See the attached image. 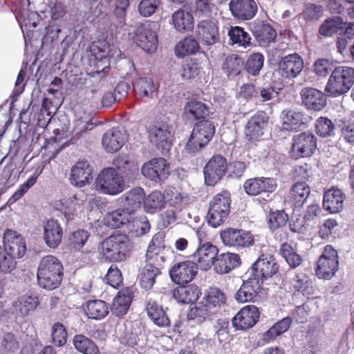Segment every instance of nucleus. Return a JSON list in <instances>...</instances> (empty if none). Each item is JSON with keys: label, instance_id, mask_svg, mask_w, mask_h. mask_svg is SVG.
Masks as SVG:
<instances>
[{"label": "nucleus", "instance_id": "nucleus-1", "mask_svg": "<svg viewBox=\"0 0 354 354\" xmlns=\"http://www.w3.org/2000/svg\"><path fill=\"white\" fill-rule=\"evenodd\" d=\"M12 11L15 14L24 34L25 42L31 40L37 31L34 29L37 26L41 16L37 11H31L30 0H8Z\"/></svg>", "mask_w": 354, "mask_h": 354}, {"label": "nucleus", "instance_id": "nucleus-2", "mask_svg": "<svg viewBox=\"0 0 354 354\" xmlns=\"http://www.w3.org/2000/svg\"><path fill=\"white\" fill-rule=\"evenodd\" d=\"M63 270V266L57 257L53 255L43 257L37 273L39 287L49 290L57 288L62 282Z\"/></svg>", "mask_w": 354, "mask_h": 354}, {"label": "nucleus", "instance_id": "nucleus-3", "mask_svg": "<svg viewBox=\"0 0 354 354\" xmlns=\"http://www.w3.org/2000/svg\"><path fill=\"white\" fill-rule=\"evenodd\" d=\"M354 84V68L339 66L332 71L325 87L328 95L336 97L346 93Z\"/></svg>", "mask_w": 354, "mask_h": 354}, {"label": "nucleus", "instance_id": "nucleus-4", "mask_svg": "<svg viewBox=\"0 0 354 354\" xmlns=\"http://www.w3.org/2000/svg\"><path fill=\"white\" fill-rule=\"evenodd\" d=\"M103 255L113 262L125 260L131 250V244L128 236L122 233H115L105 239L101 244Z\"/></svg>", "mask_w": 354, "mask_h": 354}, {"label": "nucleus", "instance_id": "nucleus-5", "mask_svg": "<svg viewBox=\"0 0 354 354\" xmlns=\"http://www.w3.org/2000/svg\"><path fill=\"white\" fill-rule=\"evenodd\" d=\"M214 133L215 127L212 122L203 120L196 123L185 145V153L195 154L209 142Z\"/></svg>", "mask_w": 354, "mask_h": 354}, {"label": "nucleus", "instance_id": "nucleus-6", "mask_svg": "<svg viewBox=\"0 0 354 354\" xmlns=\"http://www.w3.org/2000/svg\"><path fill=\"white\" fill-rule=\"evenodd\" d=\"M96 189L101 193L115 196L122 193L125 187L124 176L114 167L102 169L95 181Z\"/></svg>", "mask_w": 354, "mask_h": 354}, {"label": "nucleus", "instance_id": "nucleus-7", "mask_svg": "<svg viewBox=\"0 0 354 354\" xmlns=\"http://www.w3.org/2000/svg\"><path fill=\"white\" fill-rule=\"evenodd\" d=\"M90 50L91 55L97 61L95 64L97 71L94 72L93 77L102 79L109 71L110 59L117 53V49L106 41H98L91 44Z\"/></svg>", "mask_w": 354, "mask_h": 354}, {"label": "nucleus", "instance_id": "nucleus-8", "mask_svg": "<svg viewBox=\"0 0 354 354\" xmlns=\"http://www.w3.org/2000/svg\"><path fill=\"white\" fill-rule=\"evenodd\" d=\"M230 194L227 192L218 194L209 205L207 214L208 223L213 227L221 225L227 218L230 211Z\"/></svg>", "mask_w": 354, "mask_h": 354}, {"label": "nucleus", "instance_id": "nucleus-9", "mask_svg": "<svg viewBox=\"0 0 354 354\" xmlns=\"http://www.w3.org/2000/svg\"><path fill=\"white\" fill-rule=\"evenodd\" d=\"M51 19L48 24L39 33L42 35V46L51 44L61 32L62 18L66 12V8L62 2L56 1L50 5Z\"/></svg>", "mask_w": 354, "mask_h": 354}, {"label": "nucleus", "instance_id": "nucleus-10", "mask_svg": "<svg viewBox=\"0 0 354 354\" xmlns=\"http://www.w3.org/2000/svg\"><path fill=\"white\" fill-rule=\"evenodd\" d=\"M278 270L279 266L272 256L261 254L245 273L261 286Z\"/></svg>", "mask_w": 354, "mask_h": 354}, {"label": "nucleus", "instance_id": "nucleus-11", "mask_svg": "<svg viewBox=\"0 0 354 354\" xmlns=\"http://www.w3.org/2000/svg\"><path fill=\"white\" fill-rule=\"evenodd\" d=\"M223 243L227 247L241 250L250 248L254 243V239L250 231L228 227L220 232Z\"/></svg>", "mask_w": 354, "mask_h": 354}, {"label": "nucleus", "instance_id": "nucleus-12", "mask_svg": "<svg viewBox=\"0 0 354 354\" xmlns=\"http://www.w3.org/2000/svg\"><path fill=\"white\" fill-rule=\"evenodd\" d=\"M338 266L337 252L331 245H328L317 261L316 275L319 279H330L338 270Z\"/></svg>", "mask_w": 354, "mask_h": 354}, {"label": "nucleus", "instance_id": "nucleus-13", "mask_svg": "<svg viewBox=\"0 0 354 354\" xmlns=\"http://www.w3.org/2000/svg\"><path fill=\"white\" fill-rule=\"evenodd\" d=\"M317 149V138L311 132L295 135L292 139L291 156L295 159L311 156Z\"/></svg>", "mask_w": 354, "mask_h": 354}, {"label": "nucleus", "instance_id": "nucleus-14", "mask_svg": "<svg viewBox=\"0 0 354 354\" xmlns=\"http://www.w3.org/2000/svg\"><path fill=\"white\" fill-rule=\"evenodd\" d=\"M227 167V160L223 156H213L203 169L205 184L208 186L215 185L225 176Z\"/></svg>", "mask_w": 354, "mask_h": 354}, {"label": "nucleus", "instance_id": "nucleus-15", "mask_svg": "<svg viewBox=\"0 0 354 354\" xmlns=\"http://www.w3.org/2000/svg\"><path fill=\"white\" fill-rule=\"evenodd\" d=\"M169 165L161 157L153 158L145 162L141 169L142 174L147 178L158 183L164 180L169 174Z\"/></svg>", "mask_w": 354, "mask_h": 354}, {"label": "nucleus", "instance_id": "nucleus-16", "mask_svg": "<svg viewBox=\"0 0 354 354\" xmlns=\"http://www.w3.org/2000/svg\"><path fill=\"white\" fill-rule=\"evenodd\" d=\"M2 249L17 259H20L24 256L26 252L25 239L17 232L7 229L3 233Z\"/></svg>", "mask_w": 354, "mask_h": 354}, {"label": "nucleus", "instance_id": "nucleus-17", "mask_svg": "<svg viewBox=\"0 0 354 354\" xmlns=\"http://www.w3.org/2000/svg\"><path fill=\"white\" fill-rule=\"evenodd\" d=\"M198 265L192 261H186L174 264L169 274L171 280L177 284H185L193 280L198 272Z\"/></svg>", "mask_w": 354, "mask_h": 354}, {"label": "nucleus", "instance_id": "nucleus-18", "mask_svg": "<svg viewBox=\"0 0 354 354\" xmlns=\"http://www.w3.org/2000/svg\"><path fill=\"white\" fill-rule=\"evenodd\" d=\"M149 138L151 143L162 151H169L172 143V135L169 125L157 122L149 129Z\"/></svg>", "mask_w": 354, "mask_h": 354}, {"label": "nucleus", "instance_id": "nucleus-19", "mask_svg": "<svg viewBox=\"0 0 354 354\" xmlns=\"http://www.w3.org/2000/svg\"><path fill=\"white\" fill-rule=\"evenodd\" d=\"M196 36L205 46H212L219 41L218 23L216 21L205 19L199 21L196 28Z\"/></svg>", "mask_w": 354, "mask_h": 354}, {"label": "nucleus", "instance_id": "nucleus-20", "mask_svg": "<svg viewBox=\"0 0 354 354\" xmlns=\"http://www.w3.org/2000/svg\"><path fill=\"white\" fill-rule=\"evenodd\" d=\"M304 68V60L298 53L288 55L279 62V73L285 78L297 77Z\"/></svg>", "mask_w": 354, "mask_h": 354}, {"label": "nucleus", "instance_id": "nucleus-21", "mask_svg": "<svg viewBox=\"0 0 354 354\" xmlns=\"http://www.w3.org/2000/svg\"><path fill=\"white\" fill-rule=\"evenodd\" d=\"M259 319V311L254 305H248L240 310L232 320L237 330H246L252 327Z\"/></svg>", "mask_w": 354, "mask_h": 354}, {"label": "nucleus", "instance_id": "nucleus-22", "mask_svg": "<svg viewBox=\"0 0 354 354\" xmlns=\"http://www.w3.org/2000/svg\"><path fill=\"white\" fill-rule=\"evenodd\" d=\"M147 252H149V250ZM158 257L159 256L157 254L149 257V253H147V262L140 270L138 275L139 283L141 287L146 290H151L153 288L156 279L161 273L160 268L152 263L157 260Z\"/></svg>", "mask_w": 354, "mask_h": 354}, {"label": "nucleus", "instance_id": "nucleus-23", "mask_svg": "<svg viewBox=\"0 0 354 354\" xmlns=\"http://www.w3.org/2000/svg\"><path fill=\"white\" fill-rule=\"evenodd\" d=\"M134 40L138 46L148 53H153L157 49L158 36L150 25H144L138 28Z\"/></svg>", "mask_w": 354, "mask_h": 354}, {"label": "nucleus", "instance_id": "nucleus-24", "mask_svg": "<svg viewBox=\"0 0 354 354\" xmlns=\"http://www.w3.org/2000/svg\"><path fill=\"white\" fill-rule=\"evenodd\" d=\"M281 129L288 131H298L304 128L308 118L304 113L296 109H286L280 115Z\"/></svg>", "mask_w": 354, "mask_h": 354}, {"label": "nucleus", "instance_id": "nucleus-25", "mask_svg": "<svg viewBox=\"0 0 354 354\" xmlns=\"http://www.w3.org/2000/svg\"><path fill=\"white\" fill-rule=\"evenodd\" d=\"M229 8L232 15L241 20L251 19L257 12L254 0H230Z\"/></svg>", "mask_w": 354, "mask_h": 354}, {"label": "nucleus", "instance_id": "nucleus-26", "mask_svg": "<svg viewBox=\"0 0 354 354\" xmlns=\"http://www.w3.org/2000/svg\"><path fill=\"white\" fill-rule=\"evenodd\" d=\"M218 250L216 246L210 242H206L200 245L194 254L201 270H207L214 264Z\"/></svg>", "mask_w": 354, "mask_h": 354}, {"label": "nucleus", "instance_id": "nucleus-27", "mask_svg": "<svg viewBox=\"0 0 354 354\" xmlns=\"http://www.w3.org/2000/svg\"><path fill=\"white\" fill-rule=\"evenodd\" d=\"M268 123V117L264 111L257 112L248 120L245 127V135L249 140L261 137Z\"/></svg>", "mask_w": 354, "mask_h": 354}, {"label": "nucleus", "instance_id": "nucleus-28", "mask_svg": "<svg viewBox=\"0 0 354 354\" xmlns=\"http://www.w3.org/2000/svg\"><path fill=\"white\" fill-rule=\"evenodd\" d=\"M302 103L307 109L320 111L326 105V97L320 91L311 88H304L301 91Z\"/></svg>", "mask_w": 354, "mask_h": 354}, {"label": "nucleus", "instance_id": "nucleus-29", "mask_svg": "<svg viewBox=\"0 0 354 354\" xmlns=\"http://www.w3.org/2000/svg\"><path fill=\"white\" fill-rule=\"evenodd\" d=\"M210 108L208 104L196 100L188 101L184 106L183 116L189 121L204 119L209 116Z\"/></svg>", "mask_w": 354, "mask_h": 354}, {"label": "nucleus", "instance_id": "nucleus-30", "mask_svg": "<svg viewBox=\"0 0 354 354\" xmlns=\"http://www.w3.org/2000/svg\"><path fill=\"white\" fill-rule=\"evenodd\" d=\"M345 194L339 188L332 187L324 195L323 207L331 214L340 212L344 205Z\"/></svg>", "mask_w": 354, "mask_h": 354}, {"label": "nucleus", "instance_id": "nucleus-31", "mask_svg": "<svg viewBox=\"0 0 354 354\" xmlns=\"http://www.w3.org/2000/svg\"><path fill=\"white\" fill-rule=\"evenodd\" d=\"M92 168L87 161H79L71 169L70 180L72 185L82 187L92 178Z\"/></svg>", "mask_w": 354, "mask_h": 354}, {"label": "nucleus", "instance_id": "nucleus-32", "mask_svg": "<svg viewBox=\"0 0 354 354\" xmlns=\"http://www.w3.org/2000/svg\"><path fill=\"white\" fill-rule=\"evenodd\" d=\"M245 274L243 283L235 295L236 300L240 303L253 301L261 289V286Z\"/></svg>", "mask_w": 354, "mask_h": 354}, {"label": "nucleus", "instance_id": "nucleus-33", "mask_svg": "<svg viewBox=\"0 0 354 354\" xmlns=\"http://www.w3.org/2000/svg\"><path fill=\"white\" fill-rule=\"evenodd\" d=\"M63 230L57 220L47 221L44 225V239L50 248H57L62 241Z\"/></svg>", "mask_w": 354, "mask_h": 354}, {"label": "nucleus", "instance_id": "nucleus-34", "mask_svg": "<svg viewBox=\"0 0 354 354\" xmlns=\"http://www.w3.org/2000/svg\"><path fill=\"white\" fill-rule=\"evenodd\" d=\"M310 193V187L306 183H296L292 187L287 196V201L295 208H300L306 201Z\"/></svg>", "mask_w": 354, "mask_h": 354}, {"label": "nucleus", "instance_id": "nucleus-35", "mask_svg": "<svg viewBox=\"0 0 354 354\" xmlns=\"http://www.w3.org/2000/svg\"><path fill=\"white\" fill-rule=\"evenodd\" d=\"M125 134L118 128L107 131L102 136V143L104 149L109 153L118 151L124 144Z\"/></svg>", "mask_w": 354, "mask_h": 354}, {"label": "nucleus", "instance_id": "nucleus-36", "mask_svg": "<svg viewBox=\"0 0 354 354\" xmlns=\"http://www.w3.org/2000/svg\"><path fill=\"white\" fill-rule=\"evenodd\" d=\"M241 264V259L239 254L235 253H222L217 254L214 261V270L219 274L228 273L232 270Z\"/></svg>", "mask_w": 354, "mask_h": 354}, {"label": "nucleus", "instance_id": "nucleus-37", "mask_svg": "<svg viewBox=\"0 0 354 354\" xmlns=\"http://www.w3.org/2000/svg\"><path fill=\"white\" fill-rule=\"evenodd\" d=\"M146 311L150 319L159 327L170 326V320L162 306L156 301L149 300L146 306Z\"/></svg>", "mask_w": 354, "mask_h": 354}, {"label": "nucleus", "instance_id": "nucleus-38", "mask_svg": "<svg viewBox=\"0 0 354 354\" xmlns=\"http://www.w3.org/2000/svg\"><path fill=\"white\" fill-rule=\"evenodd\" d=\"M201 291L198 286L194 284L182 286L174 288L172 291L173 297L179 303H194L199 297Z\"/></svg>", "mask_w": 354, "mask_h": 354}, {"label": "nucleus", "instance_id": "nucleus-39", "mask_svg": "<svg viewBox=\"0 0 354 354\" xmlns=\"http://www.w3.org/2000/svg\"><path fill=\"white\" fill-rule=\"evenodd\" d=\"M132 218L131 211L125 208H119L108 212L104 220V223L111 228H119L127 225Z\"/></svg>", "mask_w": 354, "mask_h": 354}, {"label": "nucleus", "instance_id": "nucleus-40", "mask_svg": "<svg viewBox=\"0 0 354 354\" xmlns=\"http://www.w3.org/2000/svg\"><path fill=\"white\" fill-rule=\"evenodd\" d=\"M145 192L142 187H137L131 189L121 196L124 202V208L131 211L133 214L138 208L144 203Z\"/></svg>", "mask_w": 354, "mask_h": 354}, {"label": "nucleus", "instance_id": "nucleus-41", "mask_svg": "<svg viewBox=\"0 0 354 354\" xmlns=\"http://www.w3.org/2000/svg\"><path fill=\"white\" fill-rule=\"evenodd\" d=\"M131 292L129 289L120 290L113 299L111 310L113 315L120 317L125 315L131 303Z\"/></svg>", "mask_w": 354, "mask_h": 354}, {"label": "nucleus", "instance_id": "nucleus-42", "mask_svg": "<svg viewBox=\"0 0 354 354\" xmlns=\"http://www.w3.org/2000/svg\"><path fill=\"white\" fill-rule=\"evenodd\" d=\"M200 50V45L196 39L189 36L178 42L174 48L177 57L183 58L189 55H194Z\"/></svg>", "mask_w": 354, "mask_h": 354}, {"label": "nucleus", "instance_id": "nucleus-43", "mask_svg": "<svg viewBox=\"0 0 354 354\" xmlns=\"http://www.w3.org/2000/svg\"><path fill=\"white\" fill-rule=\"evenodd\" d=\"M84 311L88 318L101 319L108 315L109 306L108 304L102 300H89L86 302Z\"/></svg>", "mask_w": 354, "mask_h": 354}, {"label": "nucleus", "instance_id": "nucleus-44", "mask_svg": "<svg viewBox=\"0 0 354 354\" xmlns=\"http://www.w3.org/2000/svg\"><path fill=\"white\" fill-rule=\"evenodd\" d=\"M133 91L138 97H153L156 88L151 77H139L133 84Z\"/></svg>", "mask_w": 354, "mask_h": 354}, {"label": "nucleus", "instance_id": "nucleus-45", "mask_svg": "<svg viewBox=\"0 0 354 354\" xmlns=\"http://www.w3.org/2000/svg\"><path fill=\"white\" fill-rule=\"evenodd\" d=\"M252 33L261 44L274 41L277 37L276 30L268 24L259 23L254 26Z\"/></svg>", "mask_w": 354, "mask_h": 354}, {"label": "nucleus", "instance_id": "nucleus-46", "mask_svg": "<svg viewBox=\"0 0 354 354\" xmlns=\"http://www.w3.org/2000/svg\"><path fill=\"white\" fill-rule=\"evenodd\" d=\"M131 236L138 237L147 234L150 230V224L145 216L131 218L127 225Z\"/></svg>", "mask_w": 354, "mask_h": 354}, {"label": "nucleus", "instance_id": "nucleus-47", "mask_svg": "<svg viewBox=\"0 0 354 354\" xmlns=\"http://www.w3.org/2000/svg\"><path fill=\"white\" fill-rule=\"evenodd\" d=\"M172 21L175 29L179 32L190 30L194 26L192 15L183 10H179L173 14Z\"/></svg>", "mask_w": 354, "mask_h": 354}, {"label": "nucleus", "instance_id": "nucleus-48", "mask_svg": "<svg viewBox=\"0 0 354 354\" xmlns=\"http://www.w3.org/2000/svg\"><path fill=\"white\" fill-rule=\"evenodd\" d=\"M39 304V299L37 296L24 295L13 303V306L21 316H26L30 310L35 309Z\"/></svg>", "mask_w": 354, "mask_h": 354}, {"label": "nucleus", "instance_id": "nucleus-49", "mask_svg": "<svg viewBox=\"0 0 354 354\" xmlns=\"http://www.w3.org/2000/svg\"><path fill=\"white\" fill-rule=\"evenodd\" d=\"M243 66L244 62L240 56L230 55L226 57L223 65V70L229 77H233L241 73Z\"/></svg>", "mask_w": 354, "mask_h": 354}, {"label": "nucleus", "instance_id": "nucleus-50", "mask_svg": "<svg viewBox=\"0 0 354 354\" xmlns=\"http://www.w3.org/2000/svg\"><path fill=\"white\" fill-rule=\"evenodd\" d=\"M165 203L164 194L159 191H154L144 198V208L147 212L153 214L163 208Z\"/></svg>", "mask_w": 354, "mask_h": 354}, {"label": "nucleus", "instance_id": "nucleus-51", "mask_svg": "<svg viewBox=\"0 0 354 354\" xmlns=\"http://www.w3.org/2000/svg\"><path fill=\"white\" fill-rule=\"evenodd\" d=\"M344 21L340 17L326 19L319 28V33L325 37H330L335 33L342 34Z\"/></svg>", "mask_w": 354, "mask_h": 354}, {"label": "nucleus", "instance_id": "nucleus-52", "mask_svg": "<svg viewBox=\"0 0 354 354\" xmlns=\"http://www.w3.org/2000/svg\"><path fill=\"white\" fill-rule=\"evenodd\" d=\"M75 348L84 354H98L99 351L95 344L83 335H76L73 338Z\"/></svg>", "mask_w": 354, "mask_h": 354}, {"label": "nucleus", "instance_id": "nucleus-53", "mask_svg": "<svg viewBox=\"0 0 354 354\" xmlns=\"http://www.w3.org/2000/svg\"><path fill=\"white\" fill-rule=\"evenodd\" d=\"M279 254L292 268L298 267L302 262L301 256L287 243L281 245Z\"/></svg>", "mask_w": 354, "mask_h": 354}, {"label": "nucleus", "instance_id": "nucleus-54", "mask_svg": "<svg viewBox=\"0 0 354 354\" xmlns=\"http://www.w3.org/2000/svg\"><path fill=\"white\" fill-rule=\"evenodd\" d=\"M227 35L232 44H239L241 46H248L250 44L251 37L243 28L239 26H231L227 31Z\"/></svg>", "mask_w": 354, "mask_h": 354}, {"label": "nucleus", "instance_id": "nucleus-55", "mask_svg": "<svg viewBox=\"0 0 354 354\" xmlns=\"http://www.w3.org/2000/svg\"><path fill=\"white\" fill-rule=\"evenodd\" d=\"M17 259L0 247V274H11L17 268Z\"/></svg>", "mask_w": 354, "mask_h": 354}, {"label": "nucleus", "instance_id": "nucleus-56", "mask_svg": "<svg viewBox=\"0 0 354 354\" xmlns=\"http://www.w3.org/2000/svg\"><path fill=\"white\" fill-rule=\"evenodd\" d=\"M167 201L171 206L181 208L189 201L187 194L179 191L175 187L167 190Z\"/></svg>", "mask_w": 354, "mask_h": 354}, {"label": "nucleus", "instance_id": "nucleus-57", "mask_svg": "<svg viewBox=\"0 0 354 354\" xmlns=\"http://www.w3.org/2000/svg\"><path fill=\"white\" fill-rule=\"evenodd\" d=\"M315 130L321 137H330L335 133V127L333 122L325 117L319 118L315 122Z\"/></svg>", "mask_w": 354, "mask_h": 354}, {"label": "nucleus", "instance_id": "nucleus-58", "mask_svg": "<svg viewBox=\"0 0 354 354\" xmlns=\"http://www.w3.org/2000/svg\"><path fill=\"white\" fill-rule=\"evenodd\" d=\"M214 313H215V310L209 305L199 303L190 310L188 318L189 319H196L198 322H202Z\"/></svg>", "mask_w": 354, "mask_h": 354}, {"label": "nucleus", "instance_id": "nucleus-59", "mask_svg": "<svg viewBox=\"0 0 354 354\" xmlns=\"http://www.w3.org/2000/svg\"><path fill=\"white\" fill-rule=\"evenodd\" d=\"M90 234L85 230L73 232L68 238V245L71 249L80 250L86 243Z\"/></svg>", "mask_w": 354, "mask_h": 354}, {"label": "nucleus", "instance_id": "nucleus-60", "mask_svg": "<svg viewBox=\"0 0 354 354\" xmlns=\"http://www.w3.org/2000/svg\"><path fill=\"white\" fill-rule=\"evenodd\" d=\"M206 304L212 309L221 307L225 303V294L218 288H210L205 295Z\"/></svg>", "mask_w": 354, "mask_h": 354}, {"label": "nucleus", "instance_id": "nucleus-61", "mask_svg": "<svg viewBox=\"0 0 354 354\" xmlns=\"http://www.w3.org/2000/svg\"><path fill=\"white\" fill-rule=\"evenodd\" d=\"M264 57L261 53H257L250 55L245 65L248 73L257 75L263 66Z\"/></svg>", "mask_w": 354, "mask_h": 354}, {"label": "nucleus", "instance_id": "nucleus-62", "mask_svg": "<svg viewBox=\"0 0 354 354\" xmlns=\"http://www.w3.org/2000/svg\"><path fill=\"white\" fill-rule=\"evenodd\" d=\"M113 164L118 171L119 170H124L126 176L129 174L134 176L136 174H138V168L133 163L130 162L127 156H118L113 160Z\"/></svg>", "mask_w": 354, "mask_h": 354}, {"label": "nucleus", "instance_id": "nucleus-63", "mask_svg": "<svg viewBox=\"0 0 354 354\" xmlns=\"http://www.w3.org/2000/svg\"><path fill=\"white\" fill-rule=\"evenodd\" d=\"M51 337L53 343L56 346L64 345L67 341V331L64 326L59 322L55 323L52 326Z\"/></svg>", "mask_w": 354, "mask_h": 354}, {"label": "nucleus", "instance_id": "nucleus-64", "mask_svg": "<svg viewBox=\"0 0 354 354\" xmlns=\"http://www.w3.org/2000/svg\"><path fill=\"white\" fill-rule=\"evenodd\" d=\"M288 215L283 210L271 212L268 215V225L272 230L284 226L288 221Z\"/></svg>", "mask_w": 354, "mask_h": 354}]
</instances>
